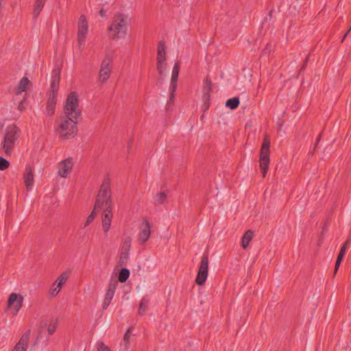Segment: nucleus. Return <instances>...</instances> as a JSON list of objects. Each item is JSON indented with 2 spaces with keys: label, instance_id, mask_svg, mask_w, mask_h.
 Wrapping results in <instances>:
<instances>
[{
  "label": "nucleus",
  "instance_id": "6ab92c4d",
  "mask_svg": "<svg viewBox=\"0 0 351 351\" xmlns=\"http://www.w3.org/2000/svg\"><path fill=\"white\" fill-rule=\"evenodd\" d=\"M30 332H25L15 345L12 351H26L28 347Z\"/></svg>",
  "mask_w": 351,
  "mask_h": 351
},
{
  "label": "nucleus",
  "instance_id": "79ce46f5",
  "mask_svg": "<svg viewBox=\"0 0 351 351\" xmlns=\"http://www.w3.org/2000/svg\"><path fill=\"white\" fill-rule=\"evenodd\" d=\"M99 14L101 16H104L106 15V10L104 9H101L99 11Z\"/></svg>",
  "mask_w": 351,
  "mask_h": 351
},
{
  "label": "nucleus",
  "instance_id": "c03bdc74",
  "mask_svg": "<svg viewBox=\"0 0 351 351\" xmlns=\"http://www.w3.org/2000/svg\"><path fill=\"white\" fill-rule=\"evenodd\" d=\"M350 29L346 33V34L343 36V38L341 39V43L343 42V40H345L346 37L347 36L348 32H350Z\"/></svg>",
  "mask_w": 351,
  "mask_h": 351
},
{
  "label": "nucleus",
  "instance_id": "72a5a7b5",
  "mask_svg": "<svg viewBox=\"0 0 351 351\" xmlns=\"http://www.w3.org/2000/svg\"><path fill=\"white\" fill-rule=\"evenodd\" d=\"M56 328H57V322H53L49 323V324L47 327L48 334L50 335H53L55 332Z\"/></svg>",
  "mask_w": 351,
  "mask_h": 351
},
{
  "label": "nucleus",
  "instance_id": "423d86ee",
  "mask_svg": "<svg viewBox=\"0 0 351 351\" xmlns=\"http://www.w3.org/2000/svg\"><path fill=\"white\" fill-rule=\"evenodd\" d=\"M269 146L270 140L267 136H265L261 146L259 158V166L263 178L266 176L270 162Z\"/></svg>",
  "mask_w": 351,
  "mask_h": 351
},
{
  "label": "nucleus",
  "instance_id": "a878e982",
  "mask_svg": "<svg viewBox=\"0 0 351 351\" xmlns=\"http://www.w3.org/2000/svg\"><path fill=\"white\" fill-rule=\"evenodd\" d=\"M45 2L46 1L45 0H36L34 8V17H37L39 15L45 6Z\"/></svg>",
  "mask_w": 351,
  "mask_h": 351
},
{
  "label": "nucleus",
  "instance_id": "dca6fc26",
  "mask_svg": "<svg viewBox=\"0 0 351 351\" xmlns=\"http://www.w3.org/2000/svg\"><path fill=\"white\" fill-rule=\"evenodd\" d=\"M34 167L30 165H26L23 173V180L27 191L32 190L34 184Z\"/></svg>",
  "mask_w": 351,
  "mask_h": 351
},
{
  "label": "nucleus",
  "instance_id": "f3484780",
  "mask_svg": "<svg viewBox=\"0 0 351 351\" xmlns=\"http://www.w3.org/2000/svg\"><path fill=\"white\" fill-rule=\"evenodd\" d=\"M132 244V238L130 236L125 237L122 241L120 249V260H127L130 254Z\"/></svg>",
  "mask_w": 351,
  "mask_h": 351
},
{
  "label": "nucleus",
  "instance_id": "ddd939ff",
  "mask_svg": "<svg viewBox=\"0 0 351 351\" xmlns=\"http://www.w3.org/2000/svg\"><path fill=\"white\" fill-rule=\"evenodd\" d=\"M151 226L149 221L144 219L139 228V232L138 234V240L141 244H144L150 237Z\"/></svg>",
  "mask_w": 351,
  "mask_h": 351
},
{
  "label": "nucleus",
  "instance_id": "473e14b6",
  "mask_svg": "<svg viewBox=\"0 0 351 351\" xmlns=\"http://www.w3.org/2000/svg\"><path fill=\"white\" fill-rule=\"evenodd\" d=\"M96 210H95V208H94L93 210L91 212V213L88 215V217H87L86 221L84 223V227L89 226V224L94 220V219L96 216V214H97Z\"/></svg>",
  "mask_w": 351,
  "mask_h": 351
},
{
  "label": "nucleus",
  "instance_id": "aec40b11",
  "mask_svg": "<svg viewBox=\"0 0 351 351\" xmlns=\"http://www.w3.org/2000/svg\"><path fill=\"white\" fill-rule=\"evenodd\" d=\"M57 102V97L54 95H49L48 100L47 101V107L45 109V114L48 116H53L55 113L56 105Z\"/></svg>",
  "mask_w": 351,
  "mask_h": 351
},
{
  "label": "nucleus",
  "instance_id": "0eeeda50",
  "mask_svg": "<svg viewBox=\"0 0 351 351\" xmlns=\"http://www.w3.org/2000/svg\"><path fill=\"white\" fill-rule=\"evenodd\" d=\"M156 69L160 75H165L167 70L166 47L163 41H160L158 45Z\"/></svg>",
  "mask_w": 351,
  "mask_h": 351
},
{
  "label": "nucleus",
  "instance_id": "f8f14e48",
  "mask_svg": "<svg viewBox=\"0 0 351 351\" xmlns=\"http://www.w3.org/2000/svg\"><path fill=\"white\" fill-rule=\"evenodd\" d=\"M73 167V159L68 158L58 163V174L62 178H67Z\"/></svg>",
  "mask_w": 351,
  "mask_h": 351
},
{
  "label": "nucleus",
  "instance_id": "5701e85b",
  "mask_svg": "<svg viewBox=\"0 0 351 351\" xmlns=\"http://www.w3.org/2000/svg\"><path fill=\"white\" fill-rule=\"evenodd\" d=\"M30 84V81L27 77H23L19 82L17 86L16 94H20L22 92L26 90L28 85Z\"/></svg>",
  "mask_w": 351,
  "mask_h": 351
},
{
  "label": "nucleus",
  "instance_id": "ea45409f",
  "mask_svg": "<svg viewBox=\"0 0 351 351\" xmlns=\"http://www.w3.org/2000/svg\"><path fill=\"white\" fill-rule=\"evenodd\" d=\"M272 46L271 44H267L265 48L263 50V53L265 54L269 53V52L271 50Z\"/></svg>",
  "mask_w": 351,
  "mask_h": 351
},
{
  "label": "nucleus",
  "instance_id": "37998d69",
  "mask_svg": "<svg viewBox=\"0 0 351 351\" xmlns=\"http://www.w3.org/2000/svg\"><path fill=\"white\" fill-rule=\"evenodd\" d=\"M3 129V123L1 121H0V136L2 134Z\"/></svg>",
  "mask_w": 351,
  "mask_h": 351
},
{
  "label": "nucleus",
  "instance_id": "c756f323",
  "mask_svg": "<svg viewBox=\"0 0 351 351\" xmlns=\"http://www.w3.org/2000/svg\"><path fill=\"white\" fill-rule=\"evenodd\" d=\"M148 304H149V300L147 298H143L141 300L139 309H138L139 314H143L146 311V310L147 308Z\"/></svg>",
  "mask_w": 351,
  "mask_h": 351
},
{
  "label": "nucleus",
  "instance_id": "6e6552de",
  "mask_svg": "<svg viewBox=\"0 0 351 351\" xmlns=\"http://www.w3.org/2000/svg\"><path fill=\"white\" fill-rule=\"evenodd\" d=\"M208 275V254L204 253L201 257L198 272L195 278V282L198 285H203Z\"/></svg>",
  "mask_w": 351,
  "mask_h": 351
},
{
  "label": "nucleus",
  "instance_id": "39448f33",
  "mask_svg": "<svg viewBox=\"0 0 351 351\" xmlns=\"http://www.w3.org/2000/svg\"><path fill=\"white\" fill-rule=\"evenodd\" d=\"M63 112V115L65 116L77 119L80 117L81 110L79 106V99L75 92H71L68 95L64 103Z\"/></svg>",
  "mask_w": 351,
  "mask_h": 351
},
{
  "label": "nucleus",
  "instance_id": "412c9836",
  "mask_svg": "<svg viewBox=\"0 0 351 351\" xmlns=\"http://www.w3.org/2000/svg\"><path fill=\"white\" fill-rule=\"evenodd\" d=\"M212 91V82L209 78H206L204 82L203 86V100L206 102L209 100L210 93Z\"/></svg>",
  "mask_w": 351,
  "mask_h": 351
},
{
  "label": "nucleus",
  "instance_id": "cd10ccee",
  "mask_svg": "<svg viewBox=\"0 0 351 351\" xmlns=\"http://www.w3.org/2000/svg\"><path fill=\"white\" fill-rule=\"evenodd\" d=\"M130 276V271L126 268H122L119 274V281L125 282Z\"/></svg>",
  "mask_w": 351,
  "mask_h": 351
},
{
  "label": "nucleus",
  "instance_id": "4468645a",
  "mask_svg": "<svg viewBox=\"0 0 351 351\" xmlns=\"http://www.w3.org/2000/svg\"><path fill=\"white\" fill-rule=\"evenodd\" d=\"M180 71V64L179 62H176L172 70L171 82L169 85V92H170V99H173L175 95L174 93L177 88V81L179 75Z\"/></svg>",
  "mask_w": 351,
  "mask_h": 351
},
{
  "label": "nucleus",
  "instance_id": "7ed1b4c3",
  "mask_svg": "<svg viewBox=\"0 0 351 351\" xmlns=\"http://www.w3.org/2000/svg\"><path fill=\"white\" fill-rule=\"evenodd\" d=\"M112 201L111 199L110 182L108 180H105L101 185L99 191L95 204V210H106L112 209Z\"/></svg>",
  "mask_w": 351,
  "mask_h": 351
},
{
  "label": "nucleus",
  "instance_id": "f03ea898",
  "mask_svg": "<svg viewBox=\"0 0 351 351\" xmlns=\"http://www.w3.org/2000/svg\"><path fill=\"white\" fill-rule=\"evenodd\" d=\"M77 119L62 115L60 117L56 132L62 139H68L75 136L77 134Z\"/></svg>",
  "mask_w": 351,
  "mask_h": 351
},
{
  "label": "nucleus",
  "instance_id": "9d476101",
  "mask_svg": "<svg viewBox=\"0 0 351 351\" xmlns=\"http://www.w3.org/2000/svg\"><path fill=\"white\" fill-rule=\"evenodd\" d=\"M23 296L16 293H12L7 302V308L12 311L13 315H17L23 306Z\"/></svg>",
  "mask_w": 351,
  "mask_h": 351
},
{
  "label": "nucleus",
  "instance_id": "f257e3e1",
  "mask_svg": "<svg viewBox=\"0 0 351 351\" xmlns=\"http://www.w3.org/2000/svg\"><path fill=\"white\" fill-rule=\"evenodd\" d=\"M130 19L125 14L118 12L112 18L110 25L108 27V37L112 40H118L125 38Z\"/></svg>",
  "mask_w": 351,
  "mask_h": 351
},
{
  "label": "nucleus",
  "instance_id": "20e7f679",
  "mask_svg": "<svg viewBox=\"0 0 351 351\" xmlns=\"http://www.w3.org/2000/svg\"><path fill=\"white\" fill-rule=\"evenodd\" d=\"M19 133L20 131L19 128L14 125H9L6 127L2 145L7 155L12 154L15 143L19 136Z\"/></svg>",
  "mask_w": 351,
  "mask_h": 351
},
{
  "label": "nucleus",
  "instance_id": "393cba45",
  "mask_svg": "<svg viewBox=\"0 0 351 351\" xmlns=\"http://www.w3.org/2000/svg\"><path fill=\"white\" fill-rule=\"evenodd\" d=\"M253 236H254V233L250 230H247L244 234V235L243 236V238H242V243H241L243 248L246 249L249 243H250V241L252 239Z\"/></svg>",
  "mask_w": 351,
  "mask_h": 351
},
{
  "label": "nucleus",
  "instance_id": "f704fd0d",
  "mask_svg": "<svg viewBox=\"0 0 351 351\" xmlns=\"http://www.w3.org/2000/svg\"><path fill=\"white\" fill-rule=\"evenodd\" d=\"M9 165V162L6 159L0 157V170L3 171L6 169L8 168Z\"/></svg>",
  "mask_w": 351,
  "mask_h": 351
},
{
  "label": "nucleus",
  "instance_id": "4c0bfd02",
  "mask_svg": "<svg viewBox=\"0 0 351 351\" xmlns=\"http://www.w3.org/2000/svg\"><path fill=\"white\" fill-rule=\"evenodd\" d=\"M130 333H131V329H129V330L125 332V334L124 335L123 340H124V341H125L126 343H129V340H130Z\"/></svg>",
  "mask_w": 351,
  "mask_h": 351
},
{
  "label": "nucleus",
  "instance_id": "e433bc0d",
  "mask_svg": "<svg viewBox=\"0 0 351 351\" xmlns=\"http://www.w3.org/2000/svg\"><path fill=\"white\" fill-rule=\"evenodd\" d=\"M112 298H107L105 296V298L104 300V302H103V308H107L108 306L110 305L111 301H112Z\"/></svg>",
  "mask_w": 351,
  "mask_h": 351
},
{
  "label": "nucleus",
  "instance_id": "bb28decb",
  "mask_svg": "<svg viewBox=\"0 0 351 351\" xmlns=\"http://www.w3.org/2000/svg\"><path fill=\"white\" fill-rule=\"evenodd\" d=\"M239 104V99L238 97H233L227 100L226 106L232 110L236 109Z\"/></svg>",
  "mask_w": 351,
  "mask_h": 351
},
{
  "label": "nucleus",
  "instance_id": "7c9ffc66",
  "mask_svg": "<svg viewBox=\"0 0 351 351\" xmlns=\"http://www.w3.org/2000/svg\"><path fill=\"white\" fill-rule=\"evenodd\" d=\"M60 290V287L54 282L49 289V294L52 296H56L59 293Z\"/></svg>",
  "mask_w": 351,
  "mask_h": 351
},
{
  "label": "nucleus",
  "instance_id": "2f4dec72",
  "mask_svg": "<svg viewBox=\"0 0 351 351\" xmlns=\"http://www.w3.org/2000/svg\"><path fill=\"white\" fill-rule=\"evenodd\" d=\"M348 240L346 241L344 244L342 245L341 250H340V252L338 254V256H337V259L339 260H342L345 254H346V250H347V246H348Z\"/></svg>",
  "mask_w": 351,
  "mask_h": 351
},
{
  "label": "nucleus",
  "instance_id": "a19ab883",
  "mask_svg": "<svg viewBox=\"0 0 351 351\" xmlns=\"http://www.w3.org/2000/svg\"><path fill=\"white\" fill-rule=\"evenodd\" d=\"M341 261L342 260H339L337 258V261H336V263H335V271L337 272L338 269H339V267L341 263Z\"/></svg>",
  "mask_w": 351,
  "mask_h": 351
},
{
  "label": "nucleus",
  "instance_id": "c9c22d12",
  "mask_svg": "<svg viewBox=\"0 0 351 351\" xmlns=\"http://www.w3.org/2000/svg\"><path fill=\"white\" fill-rule=\"evenodd\" d=\"M98 351H111L110 348L103 342L97 343Z\"/></svg>",
  "mask_w": 351,
  "mask_h": 351
},
{
  "label": "nucleus",
  "instance_id": "2eb2a0df",
  "mask_svg": "<svg viewBox=\"0 0 351 351\" xmlns=\"http://www.w3.org/2000/svg\"><path fill=\"white\" fill-rule=\"evenodd\" d=\"M60 80V70L55 69L51 73V79L50 84V93L49 95H54L57 97V93L59 89V84Z\"/></svg>",
  "mask_w": 351,
  "mask_h": 351
},
{
  "label": "nucleus",
  "instance_id": "1a4fd4ad",
  "mask_svg": "<svg viewBox=\"0 0 351 351\" xmlns=\"http://www.w3.org/2000/svg\"><path fill=\"white\" fill-rule=\"evenodd\" d=\"M112 60L109 56H106L102 60L98 75V81L105 83L110 78L112 73Z\"/></svg>",
  "mask_w": 351,
  "mask_h": 351
},
{
  "label": "nucleus",
  "instance_id": "a211bd4d",
  "mask_svg": "<svg viewBox=\"0 0 351 351\" xmlns=\"http://www.w3.org/2000/svg\"><path fill=\"white\" fill-rule=\"evenodd\" d=\"M101 222L104 232L106 234L111 227V221L113 216L112 209L102 210Z\"/></svg>",
  "mask_w": 351,
  "mask_h": 351
},
{
  "label": "nucleus",
  "instance_id": "58836bf2",
  "mask_svg": "<svg viewBox=\"0 0 351 351\" xmlns=\"http://www.w3.org/2000/svg\"><path fill=\"white\" fill-rule=\"evenodd\" d=\"M25 101V97L23 98V99L19 104L18 105V110L20 111H22L25 109L24 104Z\"/></svg>",
  "mask_w": 351,
  "mask_h": 351
},
{
  "label": "nucleus",
  "instance_id": "4be33fe9",
  "mask_svg": "<svg viewBox=\"0 0 351 351\" xmlns=\"http://www.w3.org/2000/svg\"><path fill=\"white\" fill-rule=\"evenodd\" d=\"M167 191H161L157 193L154 197V203L158 205L164 204L167 200Z\"/></svg>",
  "mask_w": 351,
  "mask_h": 351
},
{
  "label": "nucleus",
  "instance_id": "9b49d317",
  "mask_svg": "<svg viewBox=\"0 0 351 351\" xmlns=\"http://www.w3.org/2000/svg\"><path fill=\"white\" fill-rule=\"evenodd\" d=\"M88 21L84 15H81L78 21L77 27V43L81 47L84 45L86 36L88 33Z\"/></svg>",
  "mask_w": 351,
  "mask_h": 351
},
{
  "label": "nucleus",
  "instance_id": "b1692460",
  "mask_svg": "<svg viewBox=\"0 0 351 351\" xmlns=\"http://www.w3.org/2000/svg\"><path fill=\"white\" fill-rule=\"evenodd\" d=\"M118 285V282L116 280H112L110 282L106 294V297L113 298L117 287Z\"/></svg>",
  "mask_w": 351,
  "mask_h": 351
},
{
  "label": "nucleus",
  "instance_id": "c85d7f7f",
  "mask_svg": "<svg viewBox=\"0 0 351 351\" xmlns=\"http://www.w3.org/2000/svg\"><path fill=\"white\" fill-rule=\"evenodd\" d=\"M68 277H69L68 273L64 272L59 276V277L56 279L55 282L57 283L62 289V285L66 283V282L68 279Z\"/></svg>",
  "mask_w": 351,
  "mask_h": 351
}]
</instances>
